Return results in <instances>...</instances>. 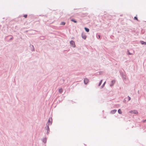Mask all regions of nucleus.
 <instances>
[{"label": "nucleus", "instance_id": "nucleus-1", "mask_svg": "<svg viewBox=\"0 0 146 146\" xmlns=\"http://www.w3.org/2000/svg\"><path fill=\"white\" fill-rule=\"evenodd\" d=\"M5 39L7 42H10L13 39V37L11 35H8L5 37Z\"/></svg>", "mask_w": 146, "mask_h": 146}, {"label": "nucleus", "instance_id": "nucleus-2", "mask_svg": "<svg viewBox=\"0 0 146 146\" xmlns=\"http://www.w3.org/2000/svg\"><path fill=\"white\" fill-rule=\"evenodd\" d=\"M70 43L71 46L73 47V48H75L76 47V45L75 44V42L73 40H71L70 41Z\"/></svg>", "mask_w": 146, "mask_h": 146}, {"label": "nucleus", "instance_id": "nucleus-3", "mask_svg": "<svg viewBox=\"0 0 146 146\" xmlns=\"http://www.w3.org/2000/svg\"><path fill=\"white\" fill-rule=\"evenodd\" d=\"M52 123V120L51 119V120L50 121V118H49L48 119V122L46 123V126L48 125L49 126L50 125H51Z\"/></svg>", "mask_w": 146, "mask_h": 146}, {"label": "nucleus", "instance_id": "nucleus-4", "mask_svg": "<svg viewBox=\"0 0 146 146\" xmlns=\"http://www.w3.org/2000/svg\"><path fill=\"white\" fill-rule=\"evenodd\" d=\"M45 129L47 130V132L46 134L47 135L49 133L50 131V129L49 127V126H48V125L47 126H46L45 127Z\"/></svg>", "mask_w": 146, "mask_h": 146}, {"label": "nucleus", "instance_id": "nucleus-5", "mask_svg": "<svg viewBox=\"0 0 146 146\" xmlns=\"http://www.w3.org/2000/svg\"><path fill=\"white\" fill-rule=\"evenodd\" d=\"M89 82V80L87 78H84V83L85 85H87Z\"/></svg>", "mask_w": 146, "mask_h": 146}, {"label": "nucleus", "instance_id": "nucleus-6", "mask_svg": "<svg viewBox=\"0 0 146 146\" xmlns=\"http://www.w3.org/2000/svg\"><path fill=\"white\" fill-rule=\"evenodd\" d=\"M129 113L133 114H137L138 113V111L136 110H130Z\"/></svg>", "mask_w": 146, "mask_h": 146}, {"label": "nucleus", "instance_id": "nucleus-7", "mask_svg": "<svg viewBox=\"0 0 146 146\" xmlns=\"http://www.w3.org/2000/svg\"><path fill=\"white\" fill-rule=\"evenodd\" d=\"M115 82V80H112L111 81V83L110 84V86L111 87L113 86Z\"/></svg>", "mask_w": 146, "mask_h": 146}, {"label": "nucleus", "instance_id": "nucleus-8", "mask_svg": "<svg viewBox=\"0 0 146 146\" xmlns=\"http://www.w3.org/2000/svg\"><path fill=\"white\" fill-rule=\"evenodd\" d=\"M81 36L82 38L84 40H85L87 38V36L85 34H84L83 33H82Z\"/></svg>", "mask_w": 146, "mask_h": 146}, {"label": "nucleus", "instance_id": "nucleus-9", "mask_svg": "<svg viewBox=\"0 0 146 146\" xmlns=\"http://www.w3.org/2000/svg\"><path fill=\"white\" fill-rule=\"evenodd\" d=\"M29 47L32 51H35V48L33 45L30 44Z\"/></svg>", "mask_w": 146, "mask_h": 146}, {"label": "nucleus", "instance_id": "nucleus-10", "mask_svg": "<svg viewBox=\"0 0 146 146\" xmlns=\"http://www.w3.org/2000/svg\"><path fill=\"white\" fill-rule=\"evenodd\" d=\"M117 111L115 109L112 110L110 111V113L111 114H114Z\"/></svg>", "mask_w": 146, "mask_h": 146}, {"label": "nucleus", "instance_id": "nucleus-11", "mask_svg": "<svg viewBox=\"0 0 146 146\" xmlns=\"http://www.w3.org/2000/svg\"><path fill=\"white\" fill-rule=\"evenodd\" d=\"M46 138L45 137L42 139V141L44 143H45L46 142Z\"/></svg>", "mask_w": 146, "mask_h": 146}, {"label": "nucleus", "instance_id": "nucleus-12", "mask_svg": "<svg viewBox=\"0 0 146 146\" xmlns=\"http://www.w3.org/2000/svg\"><path fill=\"white\" fill-rule=\"evenodd\" d=\"M127 54L128 55H131L133 54L129 52V50H127Z\"/></svg>", "mask_w": 146, "mask_h": 146}, {"label": "nucleus", "instance_id": "nucleus-13", "mask_svg": "<svg viewBox=\"0 0 146 146\" xmlns=\"http://www.w3.org/2000/svg\"><path fill=\"white\" fill-rule=\"evenodd\" d=\"M96 36L97 38L99 39H101V37L100 35L98 33H97L96 35Z\"/></svg>", "mask_w": 146, "mask_h": 146}, {"label": "nucleus", "instance_id": "nucleus-14", "mask_svg": "<svg viewBox=\"0 0 146 146\" xmlns=\"http://www.w3.org/2000/svg\"><path fill=\"white\" fill-rule=\"evenodd\" d=\"M140 42L142 45H146V42L142 40H141L140 41Z\"/></svg>", "mask_w": 146, "mask_h": 146}, {"label": "nucleus", "instance_id": "nucleus-15", "mask_svg": "<svg viewBox=\"0 0 146 146\" xmlns=\"http://www.w3.org/2000/svg\"><path fill=\"white\" fill-rule=\"evenodd\" d=\"M141 131H143V130H144V132H145L146 131L145 129V127H141L140 128Z\"/></svg>", "mask_w": 146, "mask_h": 146}, {"label": "nucleus", "instance_id": "nucleus-16", "mask_svg": "<svg viewBox=\"0 0 146 146\" xmlns=\"http://www.w3.org/2000/svg\"><path fill=\"white\" fill-rule=\"evenodd\" d=\"M58 91L60 94H61L63 91L62 89V88H60L59 89Z\"/></svg>", "mask_w": 146, "mask_h": 146}, {"label": "nucleus", "instance_id": "nucleus-17", "mask_svg": "<svg viewBox=\"0 0 146 146\" xmlns=\"http://www.w3.org/2000/svg\"><path fill=\"white\" fill-rule=\"evenodd\" d=\"M117 111L118 113L119 114H121L122 113V111L120 109L118 110Z\"/></svg>", "mask_w": 146, "mask_h": 146}, {"label": "nucleus", "instance_id": "nucleus-18", "mask_svg": "<svg viewBox=\"0 0 146 146\" xmlns=\"http://www.w3.org/2000/svg\"><path fill=\"white\" fill-rule=\"evenodd\" d=\"M84 29L86 32L88 33L89 32L90 30L89 28H84Z\"/></svg>", "mask_w": 146, "mask_h": 146}, {"label": "nucleus", "instance_id": "nucleus-19", "mask_svg": "<svg viewBox=\"0 0 146 146\" xmlns=\"http://www.w3.org/2000/svg\"><path fill=\"white\" fill-rule=\"evenodd\" d=\"M106 83V81L102 85V86H101V89H102V88H103V87H104V86H105V84Z\"/></svg>", "mask_w": 146, "mask_h": 146}, {"label": "nucleus", "instance_id": "nucleus-20", "mask_svg": "<svg viewBox=\"0 0 146 146\" xmlns=\"http://www.w3.org/2000/svg\"><path fill=\"white\" fill-rule=\"evenodd\" d=\"M102 81H103V80H101L100 81V82H99V83L98 85V86H100L101 85V84H102Z\"/></svg>", "mask_w": 146, "mask_h": 146}, {"label": "nucleus", "instance_id": "nucleus-21", "mask_svg": "<svg viewBox=\"0 0 146 146\" xmlns=\"http://www.w3.org/2000/svg\"><path fill=\"white\" fill-rule=\"evenodd\" d=\"M127 98L128 99V101H130L131 99V97H129V96H128Z\"/></svg>", "mask_w": 146, "mask_h": 146}, {"label": "nucleus", "instance_id": "nucleus-22", "mask_svg": "<svg viewBox=\"0 0 146 146\" xmlns=\"http://www.w3.org/2000/svg\"><path fill=\"white\" fill-rule=\"evenodd\" d=\"M110 38H111L112 39H113V38H114V36L113 35H111L110 36Z\"/></svg>", "mask_w": 146, "mask_h": 146}, {"label": "nucleus", "instance_id": "nucleus-23", "mask_svg": "<svg viewBox=\"0 0 146 146\" xmlns=\"http://www.w3.org/2000/svg\"><path fill=\"white\" fill-rule=\"evenodd\" d=\"M99 75H102L103 74V72L102 71H100L99 72Z\"/></svg>", "mask_w": 146, "mask_h": 146}, {"label": "nucleus", "instance_id": "nucleus-24", "mask_svg": "<svg viewBox=\"0 0 146 146\" xmlns=\"http://www.w3.org/2000/svg\"><path fill=\"white\" fill-rule=\"evenodd\" d=\"M126 100H125V99H124V100H123V102H126Z\"/></svg>", "mask_w": 146, "mask_h": 146}, {"label": "nucleus", "instance_id": "nucleus-25", "mask_svg": "<svg viewBox=\"0 0 146 146\" xmlns=\"http://www.w3.org/2000/svg\"><path fill=\"white\" fill-rule=\"evenodd\" d=\"M145 121H146V119H145L143 120V122H145Z\"/></svg>", "mask_w": 146, "mask_h": 146}, {"label": "nucleus", "instance_id": "nucleus-26", "mask_svg": "<svg viewBox=\"0 0 146 146\" xmlns=\"http://www.w3.org/2000/svg\"><path fill=\"white\" fill-rule=\"evenodd\" d=\"M143 31V29H141V33H142V32H142Z\"/></svg>", "mask_w": 146, "mask_h": 146}, {"label": "nucleus", "instance_id": "nucleus-27", "mask_svg": "<svg viewBox=\"0 0 146 146\" xmlns=\"http://www.w3.org/2000/svg\"><path fill=\"white\" fill-rule=\"evenodd\" d=\"M28 31H25V32H28Z\"/></svg>", "mask_w": 146, "mask_h": 146}, {"label": "nucleus", "instance_id": "nucleus-28", "mask_svg": "<svg viewBox=\"0 0 146 146\" xmlns=\"http://www.w3.org/2000/svg\"><path fill=\"white\" fill-rule=\"evenodd\" d=\"M59 101L60 102H61V101L60 100H59Z\"/></svg>", "mask_w": 146, "mask_h": 146}]
</instances>
